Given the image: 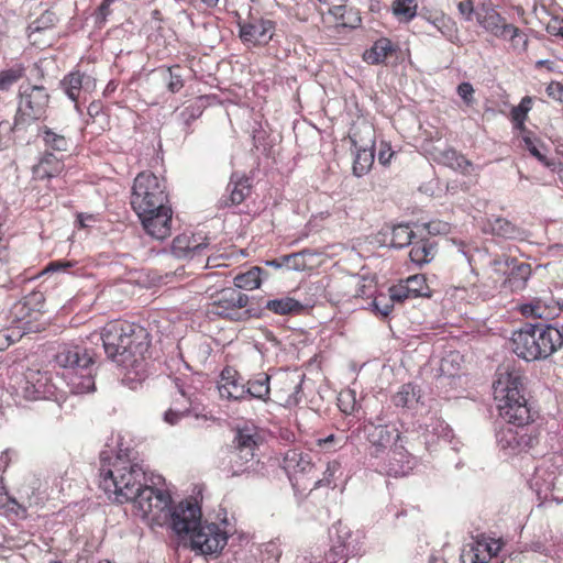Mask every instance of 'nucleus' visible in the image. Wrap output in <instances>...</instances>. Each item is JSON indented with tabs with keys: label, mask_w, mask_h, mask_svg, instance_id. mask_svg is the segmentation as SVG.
<instances>
[{
	"label": "nucleus",
	"mask_w": 563,
	"mask_h": 563,
	"mask_svg": "<svg viewBox=\"0 0 563 563\" xmlns=\"http://www.w3.org/2000/svg\"><path fill=\"white\" fill-rule=\"evenodd\" d=\"M410 260L419 265L429 263L434 256V249L432 244L420 241L412 245L410 253Z\"/></svg>",
	"instance_id": "58836bf2"
},
{
	"label": "nucleus",
	"mask_w": 563,
	"mask_h": 563,
	"mask_svg": "<svg viewBox=\"0 0 563 563\" xmlns=\"http://www.w3.org/2000/svg\"><path fill=\"white\" fill-rule=\"evenodd\" d=\"M347 555L345 551V544L340 543L339 545H333L330 551L327 553V560L330 563H338V559L343 560Z\"/></svg>",
	"instance_id": "6e6d98bb"
},
{
	"label": "nucleus",
	"mask_w": 563,
	"mask_h": 563,
	"mask_svg": "<svg viewBox=\"0 0 563 563\" xmlns=\"http://www.w3.org/2000/svg\"><path fill=\"white\" fill-rule=\"evenodd\" d=\"M180 70V66L178 65L174 67L159 68L157 70L161 80L173 93L178 92L184 87V80Z\"/></svg>",
	"instance_id": "c9c22d12"
},
{
	"label": "nucleus",
	"mask_w": 563,
	"mask_h": 563,
	"mask_svg": "<svg viewBox=\"0 0 563 563\" xmlns=\"http://www.w3.org/2000/svg\"><path fill=\"white\" fill-rule=\"evenodd\" d=\"M493 389L499 415L507 422L497 432L500 449L518 454L533 448L539 441V431L530 423L532 413L525 396V376L510 366L499 367Z\"/></svg>",
	"instance_id": "f257e3e1"
},
{
	"label": "nucleus",
	"mask_w": 563,
	"mask_h": 563,
	"mask_svg": "<svg viewBox=\"0 0 563 563\" xmlns=\"http://www.w3.org/2000/svg\"><path fill=\"white\" fill-rule=\"evenodd\" d=\"M523 142L525 147L530 152L532 156H534L540 162H543L545 159L544 155L540 152L534 141L530 136H525Z\"/></svg>",
	"instance_id": "bf43d9fd"
},
{
	"label": "nucleus",
	"mask_w": 563,
	"mask_h": 563,
	"mask_svg": "<svg viewBox=\"0 0 563 563\" xmlns=\"http://www.w3.org/2000/svg\"><path fill=\"white\" fill-rule=\"evenodd\" d=\"M532 99L530 97L522 98L519 106L512 108L511 110V118L514 122L521 128L523 125V122L527 118L528 112L531 109Z\"/></svg>",
	"instance_id": "09e8293b"
},
{
	"label": "nucleus",
	"mask_w": 563,
	"mask_h": 563,
	"mask_svg": "<svg viewBox=\"0 0 563 563\" xmlns=\"http://www.w3.org/2000/svg\"><path fill=\"white\" fill-rule=\"evenodd\" d=\"M146 233L156 240H165L172 234L173 210L170 207L155 210L152 214H137Z\"/></svg>",
	"instance_id": "dca6fc26"
},
{
	"label": "nucleus",
	"mask_w": 563,
	"mask_h": 563,
	"mask_svg": "<svg viewBox=\"0 0 563 563\" xmlns=\"http://www.w3.org/2000/svg\"><path fill=\"white\" fill-rule=\"evenodd\" d=\"M563 346V327L528 323L511 336V350L520 358L532 362L545 360Z\"/></svg>",
	"instance_id": "20e7f679"
},
{
	"label": "nucleus",
	"mask_w": 563,
	"mask_h": 563,
	"mask_svg": "<svg viewBox=\"0 0 563 563\" xmlns=\"http://www.w3.org/2000/svg\"><path fill=\"white\" fill-rule=\"evenodd\" d=\"M428 230L431 233H448L449 232V224L445 222H430L428 224Z\"/></svg>",
	"instance_id": "338daca9"
},
{
	"label": "nucleus",
	"mask_w": 563,
	"mask_h": 563,
	"mask_svg": "<svg viewBox=\"0 0 563 563\" xmlns=\"http://www.w3.org/2000/svg\"><path fill=\"white\" fill-rule=\"evenodd\" d=\"M428 22H430L434 27L446 38L452 40L454 33V23L453 21L445 16L444 14H440L434 16L433 19L428 18Z\"/></svg>",
	"instance_id": "49530a36"
},
{
	"label": "nucleus",
	"mask_w": 563,
	"mask_h": 563,
	"mask_svg": "<svg viewBox=\"0 0 563 563\" xmlns=\"http://www.w3.org/2000/svg\"><path fill=\"white\" fill-rule=\"evenodd\" d=\"M419 400L418 390L412 384H405L393 396V402L396 407L412 408Z\"/></svg>",
	"instance_id": "e433bc0d"
},
{
	"label": "nucleus",
	"mask_w": 563,
	"mask_h": 563,
	"mask_svg": "<svg viewBox=\"0 0 563 563\" xmlns=\"http://www.w3.org/2000/svg\"><path fill=\"white\" fill-rule=\"evenodd\" d=\"M272 393L271 376L266 373H260L245 384V396L267 401Z\"/></svg>",
	"instance_id": "c85d7f7f"
},
{
	"label": "nucleus",
	"mask_w": 563,
	"mask_h": 563,
	"mask_svg": "<svg viewBox=\"0 0 563 563\" xmlns=\"http://www.w3.org/2000/svg\"><path fill=\"white\" fill-rule=\"evenodd\" d=\"M132 503L143 519L157 526H165L172 504L168 493L147 485Z\"/></svg>",
	"instance_id": "1a4fd4ad"
},
{
	"label": "nucleus",
	"mask_w": 563,
	"mask_h": 563,
	"mask_svg": "<svg viewBox=\"0 0 563 563\" xmlns=\"http://www.w3.org/2000/svg\"><path fill=\"white\" fill-rule=\"evenodd\" d=\"M355 157L353 161V175L362 177L366 175L374 163V150L372 148H354Z\"/></svg>",
	"instance_id": "72a5a7b5"
},
{
	"label": "nucleus",
	"mask_w": 563,
	"mask_h": 563,
	"mask_svg": "<svg viewBox=\"0 0 563 563\" xmlns=\"http://www.w3.org/2000/svg\"><path fill=\"white\" fill-rule=\"evenodd\" d=\"M131 206L136 214H152L155 210L170 207L164 180L152 173H140L132 187Z\"/></svg>",
	"instance_id": "0eeeda50"
},
{
	"label": "nucleus",
	"mask_w": 563,
	"mask_h": 563,
	"mask_svg": "<svg viewBox=\"0 0 563 563\" xmlns=\"http://www.w3.org/2000/svg\"><path fill=\"white\" fill-rule=\"evenodd\" d=\"M407 289L412 294V298L430 296V289L426 278L422 275H415L406 280Z\"/></svg>",
	"instance_id": "79ce46f5"
},
{
	"label": "nucleus",
	"mask_w": 563,
	"mask_h": 563,
	"mask_svg": "<svg viewBox=\"0 0 563 563\" xmlns=\"http://www.w3.org/2000/svg\"><path fill=\"white\" fill-rule=\"evenodd\" d=\"M490 229L493 234L506 239H514L518 234L517 227L504 218H496L492 221Z\"/></svg>",
	"instance_id": "ea45409f"
},
{
	"label": "nucleus",
	"mask_w": 563,
	"mask_h": 563,
	"mask_svg": "<svg viewBox=\"0 0 563 563\" xmlns=\"http://www.w3.org/2000/svg\"><path fill=\"white\" fill-rule=\"evenodd\" d=\"M71 266V263L70 262H60V261H57V262H51L47 267L45 268V273L47 272H57V271H64L66 269L67 267H70Z\"/></svg>",
	"instance_id": "774afa93"
},
{
	"label": "nucleus",
	"mask_w": 563,
	"mask_h": 563,
	"mask_svg": "<svg viewBox=\"0 0 563 563\" xmlns=\"http://www.w3.org/2000/svg\"><path fill=\"white\" fill-rule=\"evenodd\" d=\"M373 307L379 314L387 317L394 308V302L389 297L380 295L374 299Z\"/></svg>",
	"instance_id": "603ef678"
},
{
	"label": "nucleus",
	"mask_w": 563,
	"mask_h": 563,
	"mask_svg": "<svg viewBox=\"0 0 563 563\" xmlns=\"http://www.w3.org/2000/svg\"><path fill=\"white\" fill-rule=\"evenodd\" d=\"M201 523V510L198 505L181 501L169 509L165 526H169L178 536H189Z\"/></svg>",
	"instance_id": "ddd939ff"
},
{
	"label": "nucleus",
	"mask_w": 563,
	"mask_h": 563,
	"mask_svg": "<svg viewBox=\"0 0 563 563\" xmlns=\"http://www.w3.org/2000/svg\"><path fill=\"white\" fill-rule=\"evenodd\" d=\"M209 246V239L200 234H180L173 240V253L180 258L195 257L201 255L203 250Z\"/></svg>",
	"instance_id": "aec40b11"
},
{
	"label": "nucleus",
	"mask_w": 563,
	"mask_h": 563,
	"mask_svg": "<svg viewBox=\"0 0 563 563\" xmlns=\"http://www.w3.org/2000/svg\"><path fill=\"white\" fill-rule=\"evenodd\" d=\"M267 273L258 267L254 266L243 274H239L234 277V288L236 289H255L258 288L262 279Z\"/></svg>",
	"instance_id": "473e14b6"
},
{
	"label": "nucleus",
	"mask_w": 563,
	"mask_h": 563,
	"mask_svg": "<svg viewBox=\"0 0 563 563\" xmlns=\"http://www.w3.org/2000/svg\"><path fill=\"white\" fill-rule=\"evenodd\" d=\"M0 507L7 514H13L18 517H25L26 515V509L8 494H0Z\"/></svg>",
	"instance_id": "de8ad7c7"
},
{
	"label": "nucleus",
	"mask_w": 563,
	"mask_h": 563,
	"mask_svg": "<svg viewBox=\"0 0 563 563\" xmlns=\"http://www.w3.org/2000/svg\"><path fill=\"white\" fill-rule=\"evenodd\" d=\"M283 468L291 476L297 474H310L314 466L309 454H303L297 450H289L284 456Z\"/></svg>",
	"instance_id": "5701e85b"
},
{
	"label": "nucleus",
	"mask_w": 563,
	"mask_h": 563,
	"mask_svg": "<svg viewBox=\"0 0 563 563\" xmlns=\"http://www.w3.org/2000/svg\"><path fill=\"white\" fill-rule=\"evenodd\" d=\"M492 558V548L481 541L467 544L461 553L462 563H487Z\"/></svg>",
	"instance_id": "7c9ffc66"
},
{
	"label": "nucleus",
	"mask_w": 563,
	"mask_h": 563,
	"mask_svg": "<svg viewBox=\"0 0 563 563\" xmlns=\"http://www.w3.org/2000/svg\"><path fill=\"white\" fill-rule=\"evenodd\" d=\"M23 76V68H10L0 71V90H8Z\"/></svg>",
	"instance_id": "8fccbe9b"
},
{
	"label": "nucleus",
	"mask_w": 563,
	"mask_h": 563,
	"mask_svg": "<svg viewBox=\"0 0 563 563\" xmlns=\"http://www.w3.org/2000/svg\"><path fill=\"white\" fill-rule=\"evenodd\" d=\"M265 308L280 316L299 314L305 309L303 305L300 301L291 297H283L278 299L267 300L265 303Z\"/></svg>",
	"instance_id": "2f4dec72"
},
{
	"label": "nucleus",
	"mask_w": 563,
	"mask_h": 563,
	"mask_svg": "<svg viewBox=\"0 0 563 563\" xmlns=\"http://www.w3.org/2000/svg\"><path fill=\"white\" fill-rule=\"evenodd\" d=\"M549 34L563 37V20L554 19L547 25Z\"/></svg>",
	"instance_id": "052dcab7"
},
{
	"label": "nucleus",
	"mask_w": 563,
	"mask_h": 563,
	"mask_svg": "<svg viewBox=\"0 0 563 563\" xmlns=\"http://www.w3.org/2000/svg\"><path fill=\"white\" fill-rule=\"evenodd\" d=\"M188 537L191 550L201 555L221 552L228 541L225 533L216 523H200Z\"/></svg>",
	"instance_id": "f8f14e48"
},
{
	"label": "nucleus",
	"mask_w": 563,
	"mask_h": 563,
	"mask_svg": "<svg viewBox=\"0 0 563 563\" xmlns=\"http://www.w3.org/2000/svg\"><path fill=\"white\" fill-rule=\"evenodd\" d=\"M228 191L230 192L229 202L227 206H236L242 203L251 194V180L244 174L233 173L228 184Z\"/></svg>",
	"instance_id": "393cba45"
},
{
	"label": "nucleus",
	"mask_w": 563,
	"mask_h": 563,
	"mask_svg": "<svg viewBox=\"0 0 563 563\" xmlns=\"http://www.w3.org/2000/svg\"><path fill=\"white\" fill-rule=\"evenodd\" d=\"M390 245L396 249H402L411 243L415 236L413 231L408 224H398L390 230Z\"/></svg>",
	"instance_id": "4c0bfd02"
},
{
	"label": "nucleus",
	"mask_w": 563,
	"mask_h": 563,
	"mask_svg": "<svg viewBox=\"0 0 563 563\" xmlns=\"http://www.w3.org/2000/svg\"><path fill=\"white\" fill-rule=\"evenodd\" d=\"M399 49L388 37H379L373 45L365 49L362 58L368 65L385 64L387 58L393 56Z\"/></svg>",
	"instance_id": "4be33fe9"
},
{
	"label": "nucleus",
	"mask_w": 563,
	"mask_h": 563,
	"mask_svg": "<svg viewBox=\"0 0 563 563\" xmlns=\"http://www.w3.org/2000/svg\"><path fill=\"white\" fill-rule=\"evenodd\" d=\"M16 338L13 336V333H8V331H0V351L9 347Z\"/></svg>",
	"instance_id": "0e129e2a"
},
{
	"label": "nucleus",
	"mask_w": 563,
	"mask_h": 563,
	"mask_svg": "<svg viewBox=\"0 0 563 563\" xmlns=\"http://www.w3.org/2000/svg\"><path fill=\"white\" fill-rule=\"evenodd\" d=\"M228 460L232 475H239L247 468V464L253 460L244 459L242 450L230 449L228 451Z\"/></svg>",
	"instance_id": "a19ab883"
},
{
	"label": "nucleus",
	"mask_w": 563,
	"mask_h": 563,
	"mask_svg": "<svg viewBox=\"0 0 563 563\" xmlns=\"http://www.w3.org/2000/svg\"><path fill=\"white\" fill-rule=\"evenodd\" d=\"M457 95L462 98V100L471 106L474 103V88L470 82H462L457 86Z\"/></svg>",
	"instance_id": "5fc2aeb1"
},
{
	"label": "nucleus",
	"mask_w": 563,
	"mask_h": 563,
	"mask_svg": "<svg viewBox=\"0 0 563 563\" xmlns=\"http://www.w3.org/2000/svg\"><path fill=\"white\" fill-rule=\"evenodd\" d=\"M418 4L416 0H394L391 12L402 23L410 22L417 15Z\"/></svg>",
	"instance_id": "f704fd0d"
},
{
	"label": "nucleus",
	"mask_w": 563,
	"mask_h": 563,
	"mask_svg": "<svg viewBox=\"0 0 563 563\" xmlns=\"http://www.w3.org/2000/svg\"><path fill=\"white\" fill-rule=\"evenodd\" d=\"M60 85L67 97L76 103V108H78V101L86 100V95L95 91L97 87L96 79L91 75L78 70L68 74Z\"/></svg>",
	"instance_id": "f3484780"
},
{
	"label": "nucleus",
	"mask_w": 563,
	"mask_h": 563,
	"mask_svg": "<svg viewBox=\"0 0 563 563\" xmlns=\"http://www.w3.org/2000/svg\"><path fill=\"white\" fill-rule=\"evenodd\" d=\"M309 252L303 250L298 253H292L289 255H284V262L286 264L287 269L291 271H303L307 267V263L305 261V255Z\"/></svg>",
	"instance_id": "3c124183"
},
{
	"label": "nucleus",
	"mask_w": 563,
	"mask_h": 563,
	"mask_svg": "<svg viewBox=\"0 0 563 563\" xmlns=\"http://www.w3.org/2000/svg\"><path fill=\"white\" fill-rule=\"evenodd\" d=\"M249 303L247 295L236 288H224L210 305L208 313L227 318L230 320H242L251 317V310L246 308Z\"/></svg>",
	"instance_id": "9d476101"
},
{
	"label": "nucleus",
	"mask_w": 563,
	"mask_h": 563,
	"mask_svg": "<svg viewBox=\"0 0 563 563\" xmlns=\"http://www.w3.org/2000/svg\"><path fill=\"white\" fill-rule=\"evenodd\" d=\"M100 486L115 503H132L147 486L143 467L120 455L113 462L102 463L100 467Z\"/></svg>",
	"instance_id": "7ed1b4c3"
},
{
	"label": "nucleus",
	"mask_w": 563,
	"mask_h": 563,
	"mask_svg": "<svg viewBox=\"0 0 563 563\" xmlns=\"http://www.w3.org/2000/svg\"><path fill=\"white\" fill-rule=\"evenodd\" d=\"M218 389L221 398L233 400L245 398V383L232 367H225L221 372Z\"/></svg>",
	"instance_id": "412c9836"
},
{
	"label": "nucleus",
	"mask_w": 563,
	"mask_h": 563,
	"mask_svg": "<svg viewBox=\"0 0 563 563\" xmlns=\"http://www.w3.org/2000/svg\"><path fill=\"white\" fill-rule=\"evenodd\" d=\"M180 119L183 121V124L188 126L190 124L191 121L196 120L197 118V114H196V111L194 108H185L181 112H180Z\"/></svg>",
	"instance_id": "e2e57ef3"
},
{
	"label": "nucleus",
	"mask_w": 563,
	"mask_h": 563,
	"mask_svg": "<svg viewBox=\"0 0 563 563\" xmlns=\"http://www.w3.org/2000/svg\"><path fill=\"white\" fill-rule=\"evenodd\" d=\"M363 432L369 443V454L378 457L386 452L388 448L401 442L402 437L398 429L389 428L382 416L375 420H368L363 424Z\"/></svg>",
	"instance_id": "9b49d317"
},
{
	"label": "nucleus",
	"mask_w": 563,
	"mask_h": 563,
	"mask_svg": "<svg viewBox=\"0 0 563 563\" xmlns=\"http://www.w3.org/2000/svg\"><path fill=\"white\" fill-rule=\"evenodd\" d=\"M240 37L243 42L253 45H265L272 37L275 23L266 19H253L246 23H239Z\"/></svg>",
	"instance_id": "a211bd4d"
},
{
	"label": "nucleus",
	"mask_w": 563,
	"mask_h": 563,
	"mask_svg": "<svg viewBox=\"0 0 563 563\" xmlns=\"http://www.w3.org/2000/svg\"><path fill=\"white\" fill-rule=\"evenodd\" d=\"M507 278L505 284L512 290H521L526 287L527 282L531 275V266L528 263L519 262L517 258L511 260V265L508 267Z\"/></svg>",
	"instance_id": "b1692460"
},
{
	"label": "nucleus",
	"mask_w": 563,
	"mask_h": 563,
	"mask_svg": "<svg viewBox=\"0 0 563 563\" xmlns=\"http://www.w3.org/2000/svg\"><path fill=\"white\" fill-rule=\"evenodd\" d=\"M58 366L68 369L67 379L70 393L84 395L95 390L92 376L93 354L87 347L65 345L55 356Z\"/></svg>",
	"instance_id": "39448f33"
},
{
	"label": "nucleus",
	"mask_w": 563,
	"mask_h": 563,
	"mask_svg": "<svg viewBox=\"0 0 563 563\" xmlns=\"http://www.w3.org/2000/svg\"><path fill=\"white\" fill-rule=\"evenodd\" d=\"M457 9H459L460 13L466 18V20L472 19V13L474 11L472 0H463V1L459 2Z\"/></svg>",
	"instance_id": "680f3d73"
},
{
	"label": "nucleus",
	"mask_w": 563,
	"mask_h": 563,
	"mask_svg": "<svg viewBox=\"0 0 563 563\" xmlns=\"http://www.w3.org/2000/svg\"><path fill=\"white\" fill-rule=\"evenodd\" d=\"M57 15L51 10H46L35 21H33L29 29L32 33L42 32L53 27L57 22Z\"/></svg>",
	"instance_id": "c03bdc74"
},
{
	"label": "nucleus",
	"mask_w": 563,
	"mask_h": 563,
	"mask_svg": "<svg viewBox=\"0 0 563 563\" xmlns=\"http://www.w3.org/2000/svg\"><path fill=\"white\" fill-rule=\"evenodd\" d=\"M477 21L487 32L496 37L509 38L515 47L520 43L522 47L527 45V36L514 24L506 22L498 12L494 10L485 11L484 14H477Z\"/></svg>",
	"instance_id": "4468645a"
},
{
	"label": "nucleus",
	"mask_w": 563,
	"mask_h": 563,
	"mask_svg": "<svg viewBox=\"0 0 563 563\" xmlns=\"http://www.w3.org/2000/svg\"><path fill=\"white\" fill-rule=\"evenodd\" d=\"M63 163L52 153H45L33 167V176L37 179L52 178L63 170Z\"/></svg>",
	"instance_id": "cd10ccee"
},
{
	"label": "nucleus",
	"mask_w": 563,
	"mask_h": 563,
	"mask_svg": "<svg viewBox=\"0 0 563 563\" xmlns=\"http://www.w3.org/2000/svg\"><path fill=\"white\" fill-rule=\"evenodd\" d=\"M541 309H542V307L540 305H526L522 308V313L525 316L541 318L542 317Z\"/></svg>",
	"instance_id": "69168bd1"
},
{
	"label": "nucleus",
	"mask_w": 563,
	"mask_h": 563,
	"mask_svg": "<svg viewBox=\"0 0 563 563\" xmlns=\"http://www.w3.org/2000/svg\"><path fill=\"white\" fill-rule=\"evenodd\" d=\"M329 13L332 14L344 26L355 27L361 23V16H358L356 13H353V19H346L345 14L347 13V8L345 4L333 5L329 9Z\"/></svg>",
	"instance_id": "a18cd8bd"
},
{
	"label": "nucleus",
	"mask_w": 563,
	"mask_h": 563,
	"mask_svg": "<svg viewBox=\"0 0 563 563\" xmlns=\"http://www.w3.org/2000/svg\"><path fill=\"white\" fill-rule=\"evenodd\" d=\"M43 132V140L47 146L55 151H66L67 140L64 135L53 132L49 128H41Z\"/></svg>",
	"instance_id": "37998d69"
},
{
	"label": "nucleus",
	"mask_w": 563,
	"mask_h": 563,
	"mask_svg": "<svg viewBox=\"0 0 563 563\" xmlns=\"http://www.w3.org/2000/svg\"><path fill=\"white\" fill-rule=\"evenodd\" d=\"M260 435L252 428L239 429L234 438L232 449L242 450L244 459L254 460L255 450L258 445Z\"/></svg>",
	"instance_id": "a878e982"
},
{
	"label": "nucleus",
	"mask_w": 563,
	"mask_h": 563,
	"mask_svg": "<svg viewBox=\"0 0 563 563\" xmlns=\"http://www.w3.org/2000/svg\"><path fill=\"white\" fill-rule=\"evenodd\" d=\"M547 93L549 97L563 102V85L561 82H550L547 87Z\"/></svg>",
	"instance_id": "4d7b16f0"
},
{
	"label": "nucleus",
	"mask_w": 563,
	"mask_h": 563,
	"mask_svg": "<svg viewBox=\"0 0 563 563\" xmlns=\"http://www.w3.org/2000/svg\"><path fill=\"white\" fill-rule=\"evenodd\" d=\"M99 340L108 357L126 368L137 366L144 360V354L150 346L146 330L129 322L108 323Z\"/></svg>",
	"instance_id": "f03ea898"
},
{
	"label": "nucleus",
	"mask_w": 563,
	"mask_h": 563,
	"mask_svg": "<svg viewBox=\"0 0 563 563\" xmlns=\"http://www.w3.org/2000/svg\"><path fill=\"white\" fill-rule=\"evenodd\" d=\"M48 102L49 95L44 86H21L18 109L13 124L8 126L9 132L16 135L26 132L29 128L45 115Z\"/></svg>",
	"instance_id": "423d86ee"
},
{
	"label": "nucleus",
	"mask_w": 563,
	"mask_h": 563,
	"mask_svg": "<svg viewBox=\"0 0 563 563\" xmlns=\"http://www.w3.org/2000/svg\"><path fill=\"white\" fill-rule=\"evenodd\" d=\"M301 383V376L295 373L285 372L274 376L272 384L273 400L284 406L298 404Z\"/></svg>",
	"instance_id": "2eb2a0df"
},
{
	"label": "nucleus",
	"mask_w": 563,
	"mask_h": 563,
	"mask_svg": "<svg viewBox=\"0 0 563 563\" xmlns=\"http://www.w3.org/2000/svg\"><path fill=\"white\" fill-rule=\"evenodd\" d=\"M511 260L512 258L508 256H498L494 258L493 266L495 268V272L505 275L507 273L508 267L511 265Z\"/></svg>",
	"instance_id": "13d9d810"
},
{
	"label": "nucleus",
	"mask_w": 563,
	"mask_h": 563,
	"mask_svg": "<svg viewBox=\"0 0 563 563\" xmlns=\"http://www.w3.org/2000/svg\"><path fill=\"white\" fill-rule=\"evenodd\" d=\"M170 383L178 394L172 404V407L165 412L164 420L170 424H177L180 419L191 412L198 413L200 399L198 391L200 386V377L184 376L170 379Z\"/></svg>",
	"instance_id": "6e6552de"
},
{
	"label": "nucleus",
	"mask_w": 563,
	"mask_h": 563,
	"mask_svg": "<svg viewBox=\"0 0 563 563\" xmlns=\"http://www.w3.org/2000/svg\"><path fill=\"white\" fill-rule=\"evenodd\" d=\"M434 159L438 163L464 175L468 174V169L472 167L471 161H468L464 155L457 153L453 148L438 151L434 155Z\"/></svg>",
	"instance_id": "bb28decb"
},
{
	"label": "nucleus",
	"mask_w": 563,
	"mask_h": 563,
	"mask_svg": "<svg viewBox=\"0 0 563 563\" xmlns=\"http://www.w3.org/2000/svg\"><path fill=\"white\" fill-rule=\"evenodd\" d=\"M416 466V459L400 443L391 446L385 471L387 475L401 477L408 475Z\"/></svg>",
	"instance_id": "6ab92c4d"
},
{
	"label": "nucleus",
	"mask_w": 563,
	"mask_h": 563,
	"mask_svg": "<svg viewBox=\"0 0 563 563\" xmlns=\"http://www.w3.org/2000/svg\"><path fill=\"white\" fill-rule=\"evenodd\" d=\"M354 148H372L375 145V131L368 122L362 121L355 124L350 134Z\"/></svg>",
	"instance_id": "c756f323"
},
{
	"label": "nucleus",
	"mask_w": 563,
	"mask_h": 563,
	"mask_svg": "<svg viewBox=\"0 0 563 563\" xmlns=\"http://www.w3.org/2000/svg\"><path fill=\"white\" fill-rule=\"evenodd\" d=\"M389 298L393 300V302H402L407 298H412V294L407 289V284L394 286L389 289Z\"/></svg>",
	"instance_id": "864d4df0"
}]
</instances>
